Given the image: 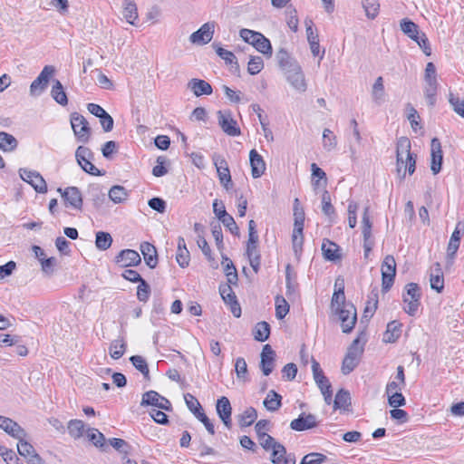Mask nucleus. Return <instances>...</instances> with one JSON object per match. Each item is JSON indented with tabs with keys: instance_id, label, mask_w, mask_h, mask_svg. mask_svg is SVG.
I'll list each match as a JSON object with an SVG mask.
<instances>
[{
	"instance_id": "1",
	"label": "nucleus",
	"mask_w": 464,
	"mask_h": 464,
	"mask_svg": "<svg viewBox=\"0 0 464 464\" xmlns=\"http://www.w3.org/2000/svg\"><path fill=\"white\" fill-rule=\"evenodd\" d=\"M411 141L407 137H401L396 144V171L401 180H403L406 172L412 175L416 169L417 155L411 151Z\"/></svg>"
},
{
	"instance_id": "2",
	"label": "nucleus",
	"mask_w": 464,
	"mask_h": 464,
	"mask_svg": "<svg viewBox=\"0 0 464 464\" xmlns=\"http://www.w3.org/2000/svg\"><path fill=\"white\" fill-rule=\"evenodd\" d=\"M421 290L418 284L409 283L405 285L402 300L406 304L403 310L411 316H414L420 305Z\"/></svg>"
},
{
	"instance_id": "3",
	"label": "nucleus",
	"mask_w": 464,
	"mask_h": 464,
	"mask_svg": "<svg viewBox=\"0 0 464 464\" xmlns=\"http://www.w3.org/2000/svg\"><path fill=\"white\" fill-rule=\"evenodd\" d=\"M359 337L354 339L349 346L342 364V372L343 374L351 373L359 364L363 353V347L359 345Z\"/></svg>"
},
{
	"instance_id": "4",
	"label": "nucleus",
	"mask_w": 464,
	"mask_h": 464,
	"mask_svg": "<svg viewBox=\"0 0 464 464\" xmlns=\"http://www.w3.org/2000/svg\"><path fill=\"white\" fill-rule=\"evenodd\" d=\"M464 234V222L459 221L456 225L454 231L451 234L450 238L448 247H447V256H446V265L445 268L450 269L453 264L454 259L456 257L457 251L459 247L461 236Z\"/></svg>"
},
{
	"instance_id": "5",
	"label": "nucleus",
	"mask_w": 464,
	"mask_h": 464,
	"mask_svg": "<svg viewBox=\"0 0 464 464\" xmlns=\"http://www.w3.org/2000/svg\"><path fill=\"white\" fill-rule=\"evenodd\" d=\"M70 121L73 133L79 142L86 143L91 137V128L87 120L78 112H72Z\"/></svg>"
},
{
	"instance_id": "6",
	"label": "nucleus",
	"mask_w": 464,
	"mask_h": 464,
	"mask_svg": "<svg viewBox=\"0 0 464 464\" xmlns=\"http://www.w3.org/2000/svg\"><path fill=\"white\" fill-rule=\"evenodd\" d=\"M333 313L338 316L343 333L349 334L353 330L357 322V312L352 303H348L346 306Z\"/></svg>"
},
{
	"instance_id": "7",
	"label": "nucleus",
	"mask_w": 464,
	"mask_h": 464,
	"mask_svg": "<svg viewBox=\"0 0 464 464\" xmlns=\"http://www.w3.org/2000/svg\"><path fill=\"white\" fill-rule=\"evenodd\" d=\"M382 291L388 292L394 283L396 276V262L392 256L388 255L382 263Z\"/></svg>"
},
{
	"instance_id": "8",
	"label": "nucleus",
	"mask_w": 464,
	"mask_h": 464,
	"mask_svg": "<svg viewBox=\"0 0 464 464\" xmlns=\"http://www.w3.org/2000/svg\"><path fill=\"white\" fill-rule=\"evenodd\" d=\"M55 72L53 65H45L40 74L30 85V95L39 96L48 86L50 79Z\"/></svg>"
},
{
	"instance_id": "9",
	"label": "nucleus",
	"mask_w": 464,
	"mask_h": 464,
	"mask_svg": "<svg viewBox=\"0 0 464 464\" xmlns=\"http://www.w3.org/2000/svg\"><path fill=\"white\" fill-rule=\"evenodd\" d=\"M93 154L92 150L84 146H79L75 151V158L81 168L88 174L101 176L102 173L92 162Z\"/></svg>"
},
{
	"instance_id": "10",
	"label": "nucleus",
	"mask_w": 464,
	"mask_h": 464,
	"mask_svg": "<svg viewBox=\"0 0 464 464\" xmlns=\"http://www.w3.org/2000/svg\"><path fill=\"white\" fill-rule=\"evenodd\" d=\"M213 163L217 169L218 176L220 184L227 189L229 190L233 187L231 179L230 170L227 160L219 154L214 153L212 156Z\"/></svg>"
},
{
	"instance_id": "11",
	"label": "nucleus",
	"mask_w": 464,
	"mask_h": 464,
	"mask_svg": "<svg viewBox=\"0 0 464 464\" xmlns=\"http://www.w3.org/2000/svg\"><path fill=\"white\" fill-rule=\"evenodd\" d=\"M19 175L20 178L30 184L37 193L47 192L46 181L39 172L27 169H20Z\"/></svg>"
},
{
	"instance_id": "12",
	"label": "nucleus",
	"mask_w": 464,
	"mask_h": 464,
	"mask_svg": "<svg viewBox=\"0 0 464 464\" xmlns=\"http://www.w3.org/2000/svg\"><path fill=\"white\" fill-rule=\"evenodd\" d=\"M218 125L222 130L229 136H238L241 134L237 122L233 119L229 110L218 111L217 112Z\"/></svg>"
},
{
	"instance_id": "13",
	"label": "nucleus",
	"mask_w": 464,
	"mask_h": 464,
	"mask_svg": "<svg viewBox=\"0 0 464 464\" xmlns=\"http://www.w3.org/2000/svg\"><path fill=\"white\" fill-rule=\"evenodd\" d=\"M57 191L61 194L66 207H71L76 210H82V197L77 187H68L64 190L59 188Z\"/></svg>"
},
{
	"instance_id": "14",
	"label": "nucleus",
	"mask_w": 464,
	"mask_h": 464,
	"mask_svg": "<svg viewBox=\"0 0 464 464\" xmlns=\"http://www.w3.org/2000/svg\"><path fill=\"white\" fill-rule=\"evenodd\" d=\"M214 32L215 22L205 23L199 29L190 34L189 41L193 44H207L212 40Z\"/></svg>"
},
{
	"instance_id": "15",
	"label": "nucleus",
	"mask_w": 464,
	"mask_h": 464,
	"mask_svg": "<svg viewBox=\"0 0 464 464\" xmlns=\"http://www.w3.org/2000/svg\"><path fill=\"white\" fill-rule=\"evenodd\" d=\"M293 66V68L285 72L286 80L295 90L304 92L306 91L307 84L301 66L299 64Z\"/></svg>"
},
{
	"instance_id": "16",
	"label": "nucleus",
	"mask_w": 464,
	"mask_h": 464,
	"mask_svg": "<svg viewBox=\"0 0 464 464\" xmlns=\"http://www.w3.org/2000/svg\"><path fill=\"white\" fill-rule=\"evenodd\" d=\"M260 357V369L265 376H268L275 368L276 352L272 349L270 344H266L262 349Z\"/></svg>"
},
{
	"instance_id": "17",
	"label": "nucleus",
	"mask_w": 464,
	"mask_h": 464,
	"mask_svg": "<svg viewBox=\"0 0 464 464\" xmlns=\"http://www.w3.org/2000/svg\"><path fill=\"white\" fill-rule=\"evenodd\" d=\"M216 411L226 428L230 430L232 428V407L229 400L226 396L218 399Z\"/></svg>"
},
{
	"instance_id": "18",
	"label": "nucleus",
	"mask_w": 464,
	"mask_h": 464,
	"mask_svg": "<svg viewBox=\"0 0 464 464\" xmlns=\"http://www.w3.org/2000/svg\"><path fill=\"white\" fill-rule=\"evenodd\" d=\"M141 405H151L165 411L171 410L170 401L155 391H150L143 394Z\"/></svg>"
},
{
	"instance_id": "19",
	"label": "nucleus",
	"mask_w": 464,
	"mask_h": 464,
	"mask_svg": "<svg viewBox=\"0 0 464 464\" xmlns=\"http://www.w3.org/2000/svg\"><path fill=\"white\" fill-rule=\"evenodd\" d=\"M318 425L316 416L312 413H301L298 418L290 422V428L296 431H304Z\"/></svg>"
},
{
	"instance_id": "20",
	"label": "nucleus",
	"mask_w": 464,
	"mask_h": 464,
	"mask_svg": "<svg viewBox=\"0 0 464 464\" xmlns=\"http://www.w3.org/2000/svg\"><path fill=\"white\" fill-rule=\"evenodd\" d=\"M431 162L430 170L434 175H437L441 170V165L443 161V154L441 150V144L438 138L431 140Z\"/></svg>"
},
{
	"instance_id": "21",
	"label": "nucleus",
	"mask_w": 464,
	"mask_h": 464,
	"mask_svg": "<svg viewBox=\"0 0 464 464\" xmlns=\"http://www.w3.org/2000/svg\"><path fill=\"white\" fill-rule=\"evenodd\" d=\"M115 262L122 267L136 266L140 264V254L133 249H123L115 257Z\"/></svg>"
},
{
	"instance_id": "22",
	"label": "nucleus",
	"mask_w": 464,
	"mask_h": 464,
	"mask_svg": "<svg viewBox=\"0 0 464 464\" xmlns=\"http://www.w3.org/2000/svg\"><path fill=\"white\" fill-rule=\"evenodd\" d=\"M270 460L273 464H295V457L293 453H287L284 445H276L271 450Z\"/></svg>"
},
{
	"instance_id": "23",
	"label": "nucleus",
	"mask_w": 464,
	"mask_h": 464,
	"mask_svg": "<svg viewBox=\"0 0 464 464\" xmlns=\"http://www.w3.org/2000/svg\"><path fill=\"white\" fill-rule=\"evenodd\" d=\"M0 428L15 439L26 436L24 430L17 422L5 416H0Z\"/></svg>"
},
{
	"instance_id": "24",
	"label": "nucleus",
	"mask_w": 464,
	"mask_h": 464,
	"mask_svg": "<svg viewBox=\"0 0 464 464\" xmlns=\"http://www.w3.org/2000/svg\"><path fill=\"white\" fill-rule=\"evenodd\" d=\"M249 161L252 177L254 179L260 178L266 170V162L263 157L256 150H251L249 152Z\"/></svg>"
},
{
	"instance_id": "25",
	"label": "nucleus",
	"mask_w": 464,
	"mask_h": 464,
	"mask_svg": "<svg viewBox=\"0 0 464 464\" xmlns=\"http://www.w3.org/2000/svg\"><path fill=\"white\" fill-rule=\"evenodd\" d=\"M187 87L197 97L210 95L213 92L212 86L208 82L201 79L193 78L189 80Z\"/></svg>"
},
{
	"instance_id": "26",
	"label": "nucleus",
	"mask_w": 464,
	"mask_h": 464,
	"mask_svg": "<svg viewBox=\"0 0 464 464\" xmlns=\"http://www.w3.org/2000/svg\"><path fill=\"white\" fill-rule=\"evenodd\" d=\"M140 250L144 257L146 265L150 268H155L158 264L156 247L149 242H142L140 246Z\"/></svg>"
},
{
	"instance_id": "27",
	"label": "nucleus",
	"mask_w": 464,
	"mask_h": 464,
	"mask_svg": "<svg viewBox=\"0 0 464 464\" xmlns=\"http://www.w3.org/2000/svg\"><path fill=\"white\" fill-rule=\"evenodd\" d=\"M340 246L329 239H324L322 251L324 257L328 261H337L342 258Z\"/></svg>"
},
{
	"instance_id": "28",
	"label": "nucleus",
	"mask_w": 464,
	"mask_h": 464,
	"mask_svg": "<svg viewBox=\"0 0 464 464\" xmlns=\"http://www.w3.org/2000/svg\"><path fill=\"white\" fill-rule=\"evenodd\" d=\"M263 404L269 411H276L282 406V396L274 390H270L265 398Z\"/></svg>"
},
{
	"instance_id": "29",
	"label": "nucleus",
	"mask_w": 464,
	"mask_h": 464,
	"mask_svg": "<svg viewBox=\"0 0 464 464\" xmlns=\"http://www.w3.org/2000/svg\"><path fill=\"white\" fill-rule=\"evenodd\" d=\"M276 58L279 67L284 71H287L293 68V65H297L298 63L293 59L288 52L281 48L276 54Z\"/></svg>"
},
{
	"instance_id": "30",
	"label": "nucleus",
	"mask_w": 464,
	"mask_h": 464,
	"mask_svg": "<svg viewBox=\"0 0 464 464\" xmlns=\"http://www.w3.org/2000/svg\"><path fill=\"white\" fill-rule=\"evenodd\" d=\"M51 96L53 99L62 106L68 104L67 94L63 89V84L59 80H54L51 90Z\"/></svg>"
},
{
	"instance_id": "31",
	"label": "nucleus",
	"mask_w": 464,
	"mask_h": 464,
	"mask_svg": "<svg viewBox=\"0 0 464 464\" xmlns=\"http://www.w3.org/2000/svg\"><path fill=\"white\" fill-rule=\"evenodd\" d=\"M401 30L411 39L413 41H417L419 39V35L420 34L419 32V26L408 18H403L400 23Z\"/></svg>"
},
{
	"instance_id": "32",
	"label": "nucleus",
	"mask_w": 464,
	"mask_h": 464,
	"mask_svg": "<svg viewBox=\"0 0 464 464\" xmlns=\"http://www.w3.org/2000/svg\"><path fill=\"white\" fill-rule=\"evenodd\" d=\"M401 324L397 321H392L387 324L386 332L383 335V341L385 343H394L401 333Z\"/></svg>"
},
{
	"instance_id": "33",
	"label": "nucleus",
	"mask_w": 464,
	"mask_h": 464,
	"mask_svg": "<svg viewBox=\"0 0 464 464\" xmlns=\"http://www.w3.org/2000/svg\"><path fill=\"white\" fill-rule=\"evenodd\" d=\"M372 223L369 217V207H365L362 217V233L363 242H374L372 237Z\"/></svg>"
},
{
	"instance_id": "34",
	"label": "nucleus",
	"mask_w": 464,
	"mask_h": 464,
	"mask_svg": "<svg viewBox=\"0 0 464 464\" xmlns=\"http://www.w3.org/2000/svg\"><path fill=\"white\" fill-rule=\"evenodd\" d=\"M122 14L129 24L134 25L135 21L138 19L136 4L131 0H124Z\"/></svg>"
},
{
	"instance_id": "35",
	"label": "nucleus",
	"mask_w": 464,
	"mask_h": 464,
	"mask_svg": "<svg viewBox=\"0 0 464 464\" xmlns=\"http://www.w3.org/2000/svg\"><path fill=\"white\" fill-rule=\"evenodd\" d=\"M270 325L268 323L262 321L256 324L253 330V335L256 341L265 342L270 335Z\"/></svg>"
},
{
	"instance_id": "36",
	"label": "nucleus",
	"mask_w": 464,
	"mask_h": 464,
	"mask_svg": "<svg viewBox=\"0 0 464 464\" xmlns=\"http://www.w3.org/2000/svg\"><path fill=\"white\" fill-rule=\"evenodd\" d=\"M108 196L112 202L120 204L127 199L129 193L124 187L115 185L111 188Z\"/></svg>"
},
{
	"instance_id": "37",
	"label": "nucleus",
	"mask_w": 464,
	"mask_h": 464,
	"mask_svg": "<svg viewBox=\"0 0 464 464\" xmlns=\"http://www.w3.org/2000/svg\"><path fill=\"white\" fill-rule=\"evenodd\" d=\"M255 44L253 45L256 51L264 55H272V46L270 41L265 37L261 33L256 34Z\"/></svg>"
},
{
	"instance_id": "38",
	"label": "nucleus",
	"mask_w": 464,
	"mask_h": 464,
	"mask_svg": "<svg viewBox=\"0 0 464 464\" xmlns=\"http://www.w3.org/2000/svg\"><path fill=\"white\" fill-rule=\"evenodd\" d=\"M18 145L17 140L7 132H0V150L4 151H13Z\"/></svg>"
},
{
	"instance_id": "39",
	"label": "nucleus",
	"mask_w": 464,
	"mask_h": 464,
	"mask_svg": "<svg viewBox=\"0 0 464 464\" xmlns=\"http://www.w3.org/2000/svg\"><path fill=\"white\" fill-rule=\"evenodd\" d=\"M252 111L257 114L258 120L260 121L264 136L266 139L267 141H273L274 136L272 130L268 128V123L264 120L262 112L263 110L258 104H252L251 105Z\"/></svg>"
},
{
	"instance_id": "40",
	"label": "nucleus",
	"mask_w": 464,
	"mask_h": 464,
	"mask_svg": "<svg viewBox=\"0 0 464 464\" xmlns=\"http://www.w3.org/2000/svg\"><path fill=\"white\" fill-rule=\"evenodd\" d=\"M256 418V410L253 407H248L242 414L238 415L239 426L242 428L251 426Z\"/></svg>"
},
{
	"instance_id": "41",
	"label": "nucleus",
	"mask_w": 464,
	"mask_h": 464,
	"mask_svg": "<svg viewBox=\"0 0 464 464\" xmlns=\"http://www.w3.org/2000/svg\"><path fill=\"white\" fill-rule=\"evenodd\" d=\"M351 405V397L348 391L341 389L337 392L334 401V408L336 409H347Z\"/></svg>"
},
{
	"instance_id": "42",
	"label": "nucleus",
	"mask_w": 464,
	"mask_h": 464,
	"mask_svg": "<svg viewBox=\"0 0 464 464\" xmlns=\"http://www.w3.org/2000/svg\"><path fill=\"white\" fill-rule=\"evenodd\" d=\"M112 237L110 233L99 231L96 233L95 246L99 250L104 251L111 247Z\"/></svg>"
},
{
	"instance_id": "43",
	"label": "nucleus",
	"mask_w": 464,
	"mask_h": 464,
	"mask_svg": "<svg viewBox=\"0 0 464 464\" xmlns=\"http://www.w3.org/2000/svg\"><path fill=\"white\" fill-rule=\"evenodd\" d=\"M68 432L73 439H80L84 431V423L81 420H71L68 422Z\"/></svg>"
},
{
	"instance_id": "44",
	"label": "nucleus",
	"mask_w": 464,
	"mask_h": 464,
	"mask_svg": "<svg viewBox=\"0 0 464 464\" xmlns=\"http://www.w3.org/2000/svg\"><path fill=\"white\" fill-rule=\"evenodd\" d=\"M372 96L375 103L381 104L384 96L383 79L382 76H379L375 80V82L372 85Z\"/></svg>"
},
{
	"instance_id": "45",
	"label": "nucleus",
	"mask_w": 464,
	"mask_h": 464,
	"mask_svg": "<svg viewBox=\"0 0 464 464\" xmlns=\"http://www.w3.org/2000/svg\"><path fill=\"white\" fill-rule=\"evenodd\" d=\"M424 94L427 100L428 105L433 107L436 103V95L438 89L437 82H425Z\"/></svg>"
},
{
	"instance_id": "46",
	"label": "nucleus",
	"mask_w": 464,
	"mask_h": 464,
	"mask_svg": "<svg viewBox=\"0 0 464 464\" xmlns=\"http://www.w3.org/2000/svg\"><path fill=\"white\" fill-rule=\"evenodd\" d=\"M213 47L216 49L217 54L223 59L227 64H235L237 68H238V63L237 61L236 55L222 47H220L218 44L214 43Z\"/></svg>"
},
{
	"instance_id": "47",
	"label": "nucleus",
	"mask_w": 464,
	"mask_h": 464,
	"mask_svg": "<svg viewBox=\"0 0 464 464\" xmlns=\"http://www.w3.org/2000/svg\"><path fill=\"white\" fill-rule=\"evenodd\" d=\"M235 371L238 380L242 381L243 382L249 381L247 376V364L244 358H237L235 363Z\"/></svg>"
},
{
	"instance_id": "48",
	"label": "nucleus",
	"mask_w": 464,
	"mask_h": 464,
	"mask_svg": "<svg viewBox=\"0 0 464 464\" xmlns=\"http://www.w3.org/2000/svg\"><path fill=\"white\" fill-rule=\"evenodd\" d=\"M87 437L95 447L102 449L105 446V437L97 429H89Z\"/></svg>"
},
{
	"instance_id": "49",
	"label": "nucleus",
	"mask_w": 464,
	"mask_h": 464,
	"mask_svg": "<svg viewBox=\"0 0 464 464\" xmlns=\"http://www.w3.org/2000/svg\"><path fill=\"white\" fill-rule=\"evenodd\" d=\"M133 366L140 371L145 378H149L150 370L146 360L140 355H133L130 358Z\"/></svg>"
},
{
	"instance_id": "50",
	"label": "nucleus",
	"mask_w": 464,
	"mask_h": 464,
	"mask_svg": "<svg viewBox=\"0 0 464 464\" xmlns=\"http://www.w3.org/2000/svg\"><path fill=\"white\" fill-rule=\"evenodd\" d=\"M362 4L368 18L373 19L377 16L380 7L378 0H362Z\"/></svg>"
},
{
	"instance_id": "51",
	"label": "nucleus",
	"mask_w": 464,
	"mask_h": 464,
	"mask_svg": "<svg viewBox=\"0 0 464 464\" xmlns=\"http://www.w3.org/2000/svg\"><path fill=\"white\" fill-rule=\"evenodd\" d=\"M348 303L345 301L344 292L334 291L331 300V309L335 312L343 307L346 306Z\"/></svg>"
},
{
	"instance_id": "52",
	"label": "nucleus",
	"mask_w": 464,
	"mask_h": 464,
	"mask_svg": "<svg viewBox=\"0 0 464 464\" xmlns=\"http://www.w3.org/2000/svg\"><path fill=\"white\" fill-rule=\"evenodd\" d=\"M211 233L215 239L218 249L222 252L224 249L222 228L218 222L211 223Z\"/></svg>"
},
{
	"instance_id": "53",
	"label": "nucleus",
	"mask_w": 464,
	"mask_h": 464,
	"mask_svg": "<svg viewBox=\"0 0 464 464\" xmlns=\"http://www.w3.org/2000/svg\"><path fill=\"white\" fill-rule=\"evenodd\" d=\"M198 246L201 249V251L205 255V256L208 258V260L210 262H213L211 264V266L213 268H217L218 263L213 258L211 249H210L207 240L204 238V237L198 236Z\"/></svg>"
},
{
	"instance_id": "54",
	"label": "nucleus",
	"mask_w": 464,
	"mask_h": 464,
	"mask_svg": "<svg viewBox=\"0 0 464 464\" xmlns=\"http://www.w3.org/2000/svg\"><path fill=\"white\" fill-rule=\"evenodd\" d=\"M125 343L122 341L115 340L110 345V355L111 358L118 360L125 353Z\"/></svg>"
},
{
	"instance_id": "55",
	"label": "nucleus",
	"mask_w": 464,
	"mask_h": 464,
	"mask_svg": "<svg viewBox=\"0 0 464 464\" xmlns=\"http://www.w3.org/2000/svg\"><path fill=\"white\" fill-rule=\"evenodd\" d=\"M264 68V62L260 56H253L247 63V72L251 75L259 73Z\"/></svg>"
},
{
	"instance_id": "56",
	"label": "nucleus",
	"mask_w": 464,
	"mask_h": 464,
	"mask_svg": "<svg viewBox=\"0 0 464 464\" xmlns=\"http://www.w3.org/2000/svg\"><path fill=\"white\" fill-rule=\"evenodd\" d=\"M323 142L324 148L330 151L334 150L337 145L336 136L334 135L333 131L329 129H324L323 131Z\"/></svg>"
},
{
	"instance_id": "57",
	"label": "nucleus",
	"mask_w": 464,
	"mask_h": 464,
	"mask_svg": "<svg viewBox=\"0 0 464 464\" xmlns=\"http://www.w3.org/2000/svg\"><path fill=\"white\" fill-rule=\"evenodd\" d=\"M289 312V304L285 298L276 296V316L283 319Z\"/></svg>"
},
{
	"instance_id": "58",
	"label": "nucleus",
	"mask_w": 464,
	"mask_h": 464,
	"mask_svg": "<svg viewBox=\"0 0 464 464\" xmlns=\"http://www.w3.org/2000/svg\"><path fill=\"white\" fill-rule=\"evenodd\" d=\"M184 400L188 410L196 416L198 412L202 411V406L198 399L190 393L184 395Z\"/></svg>"
},
{
	"instance_id": "59",
	"label": "nucleus",
	"mask_w": 464,
	"mask_h": 464,
	"mask_svg": "<svg viewBox=\"0 0 464 464\" xmlns=\"http://www.w3.org/2000/svg\"><path fill=\"white\" fill-rule=\"evenodd\" d=\"M17 440H19L17 443L18 453L21 456L28 459L29 456L35 451L34 446L27 442L26 440H24V438H18Z\"/></svg>"
},
{
	"instance_id": "60",
	"label": "nucleus",
	"mask_w": 464,
	"mask_h": 464,
	"mask_svg": "<svg viewBox=\"0 0 464 464\" xmlns=\"http://www.w3.org/2000/svg\"><path fill=\"white\" fill-rule=\"evenodd\" d=\"M327 459V457L322 453L313 452L306 454L300 464H321Z\"/></svg>"
},
{
	"instance_id": "61",
	"label": "nucleus",
	"mask_w": 464,
	"mask_h": 464,
	"mask_svg": "<svg viewBox=\"0 0 464 464\" xmlns=\"http://www.w3.org/2000/svg\"><path fill=\"white\" fill-rule=\"evenodd\" d=\"M257 440L261 447L266 451L272 450L276 448V445L280 444L269 434H261L257 437Z\"/></svg>"
},
{
	"instance_id": "62",
	"label": "nucleus",
	"mask_w": 464,
	"mask_h": 464,
	"mask_svg": "<svg viewBox=\"0 0 464 464\" xmlns=\"http://www.w3.org/2000/svg\"><path fill=\"white\" fill-rule=\"evenodd\" d=\"M150 294V285L143 279L137 287V298L140 302H147Z\"/></svg>"
},
{
	"instance_id": "63",
	"label": "nucleus",
	"mask_w": 464,
	"mask_h": 464,
	"mask_svg": "<svg viewBox=\"0 0 464 464\" xmlns=\"http://www.w3.org/2000/svg\"><path fill=\"white\" fill-rule=\"evenodd\" d=\"M449 102L454 111L460 117H464V100L459 99L458 96L450 92L449 95Z\"/></svg>"
},
{
	"instance_id": "64",
	"label": "nucleus",
	"mask_w": 464,
	"mask_h": 464,
	"mask_svg": "<svg viewBox=\"0 0 464 464\" xmlns=\"http://www.w3.org/2000/svg\"><path fill=\"white\" fill-rule=\"evenodd\" d=\"M322 211L328 217L334 214V208L331 203V196L327 190H324L322 195Z\"/></svg>"
}]
</instances>
